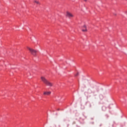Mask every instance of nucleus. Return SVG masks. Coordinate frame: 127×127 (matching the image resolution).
<instances>
[{
    "label": "nucleus",
    "instance_id": "2",
    "mask_svg": "<svg viewBox=\"0 0 127 127\" xmlns=\"http://www.w3.org/2000/svg\"><path fill=\"white\" fill-rule=\"evenodd\" d=\"M27 49L30 51V52L31 53V54L33 55L34 56H35L36 55V53H37V51L33 49L32 48H30L29 47H27Z\"/></svg>",
    "mask_w": 127,
    "mask_h": 127
},
{
    "label": "nucleus",
    "instance_id": "8",
    "mask_svg": "<svg viewBox=\"0 0 127 127\" xmlns=\"http://www.w3.org/2000/svg\"><path fill=\"white\" fill-rule=\"evenodd\" d=\"M84 0V1H87V0Z\"/></svg>",
    "mask_w": 127,
    "mask_h": 127
},
{
    "label": "nucleus",
    "instance_id": "3",
    "mask_svg": "<svg viewBox=\"0 0 127 127\" xmlns=\"http://www.w3.org/2000/svg\"><path fill=\"white\" fill-rule=\"evenodd\" d=\"M66 16L67 17H73V14L72 13L69 12H66Z\"/></svg>",
    "mask_w": 127,
    "mask_h": 127
},
{
    "label": "nucleus",
    "instance_id": "1",
    "mask_svg": "<svg viewBox=\"0 0 127 127\" xmlns=\"http://www.w3.org/2000/svg\"><path fill=\"white\" fill-rule=\"evenodd\" d=\"M41 79L42 82H43L46 86H48L49 87H52L53 86V83L48 81V80H47L45 77L42 76Z\"/></svg>",
    "mask_w": 127,
    "mask_h": 127
},
{
    "label": "nucleus",
    "instance_id": "6",
    "mask_svg": "<svg viewBox=\"0 0 127 127\" xmlns=\"http://www.w3.org/2000/svg\"><path fill=\"white\" fill-rule=\"evenodd\" d=\"M34 2H35L36 3H37V4H40V3L39 1H38L35 0V1H34Z\"/></svg>",
    "mask_w": 127,
    "mask_h": 127
},
{
    "label": "nucleus",
    "instance_id": "7",
    "mask_svg": "<svg viewBox=\"0 0 127 127\" xmlns=\"http://www.w3.org/2000/svg\"><path fill=\"white\" fill-rule=\"evenodd\" d=\"M78 75H79L78 72H77L76 74H75V77H77V76H78Z\"/></svg>",
    "mask_w": 127,
    "mask_h": 127
},
{
    "label": "nucleus",
    "instance_id": "5",
    "mask_svg": "<svg viewBox=\"0 0 127 127\" xmlns=\"http://www.w3.org/2000/svg\"><path fill=\"white\" fill-rule=\"evenodd\" d=\"M82 31L83 32H87V27L86 26V25H84L83 27V29H82Z\"/></svg>",
    "mask_w": 127,
    "mask_h": 127
},
{
    "label": "nucleus",
    "instance_id": "4",
    "mask_svg": "<svg viewBox=\"0 0 127 127\" xmlns=\"http://www.w3.org/2000/svg\"><path fill=\"white\" fill-rule=\"evenodd\" d=\"M51 94V91H46L44 92V96H49Z\"/></svg>",
    "mask_w": 127,
    "mask_h": 127
},
{
    "label": "nucleus",
    "instance_id": "9",
    "mask_svg": "<svg viewBox=\"0 0 127 127\" xmlns=\"http://www.w3.org/2000/svg\"><path fill=\"white\" fill-rule=\"evenodd\" d=\"M58 111H59V109H58Z\"/></svg>",
    "mask_w": 127,
    "mask_h": 127
}]
</instances>
